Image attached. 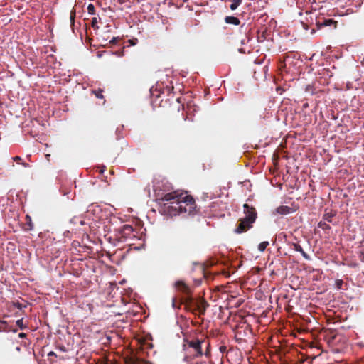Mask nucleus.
I'll return each mask as SVG.
<instances>
[{"mask_svg": "<svg viewBox=\"0 0 364 364\" xmlns=\"http://www.w3.org/2000/svg\"><path fill=\"white\" fill-rule=\"evenodd\" d=\"M269 245V242L264 241L259 244L258 250L260 252H263L266 250L267 247Z\"/></svg>", "mask_w": 364, "mask_h": 364, "instance_id": "15", "label": "nucleus"}, {"mask_svg": "<svg viewBox=\"0 0 364 364\" xmlns=\"http://www.w3.org/2000/svg\"><path fill=\"white\" fill-rule=\"evenodd\" d=\"M27 218L29 219V221H28V223L27 224V225H28L27 230H31L33 229V223H31V218L29 216H27Z\"/></svg>", "mask_w": 364, "mask_h": 364, "instance_id": "23", "label": "nucleus"}, {"mask_svg": "<svg viewBox=\"0 0 364 364\" xmlns=\"http://www.w3.org/2000/svg\"><path fill=\"white\" fill-rule=\"evenodd\" d=\"M182 304L185 305V308L187 310L192 311L195 314L198 313L199 316L204 315L206 309L209 306V304L204 299L193 301L192 296L183 298Z\"/></svg>", "mask_w": 364, "mask_h": 364, "instance_id": "3", "label": "nucleus"}, {"mask_svg": "<svg viewBox=\"0 0 364 364\" xmlns=\"http://www.w3.org/2000/svg\"><path fill=\"white\" fill-rule=\"evenodd\" d=\"M133 232V228L129 225H124L121 229L122 236L128 237Z\"/></svg>", "mask_w": 364, "mask_h": 364, "instance_id": "7", "label": "nucleus"}, {"mask_svg": "<svg viewBox=\"0 0 364 364\" xmlns=\"http://www.w3.org/2000/svg\"><path fill=\"white\" fill-rule=\"evenodd\" d=\"M21 164L25 167L28 166V164L27 163H21Z\"/></svg>", "mask_w": 364, "mask_h": 364, "instance_id": "36", "label": "nucleus"}, {"mask_svg": "<svg viewBox=\"0 0 364 364\" xmlns=\"http://www.w3.org/2000/svg\"><path fill=\"white\" fill-rule=\"evenodd\" d=\"M225 22L228 24H233L235 26H238L240 23V21L239 20L238 18L231 16H226L225 18Z\"/></svg>", "mask_w": 364, "mask_h": 364, "instance_id": "9", "label": "nucleus"}, {"mask_svg": "<svg viewBox=\"0 0 364 364\" xmlns=\"http://www.w3.org/2000/svg\"><path fill=\"white\" fill-rule=\"evenodd\" d=\"M18 336H19V337H20V338H24V337H26V333H19V335H18Z\"/></svg>", "mask_w": 364, "mask_h": 364, "instance_id": "34", "label": "nucleus"}, {"mask_svg": "<svg viewBox=\"0 0 364 364\" xmlns=\"http://www.w3.org/2000/svg\"><path fill=\"white\" fill-rule=\"evenodd\" d=\"M291 208L289 206H280L277 208V212L282 215H287L291 212Z\"/></svg>", "mask_w": 364, "mask_h": 364, "instance_id": "10", "label": "nucleus"}, {"mask_svg": "<svg viewBox=\"0 0 364 364\" xmlns=\"http://www.w3.org/2000/svg\"><path fill=\"white\" fill-rule=\"evenodd\" d=\"M102 92H103L102 90L99 89L98 90H95L94 92L95 94L96 97L102 99L103 98Z\"/></svg>", "mask_w": 364, "mask_h": 364, "instance_id": "20", "label": "nucleus"}, {"mask_svg": "<svg viewBox=\"0 0 364 364\" xmlns=\"http://www.w3.org/2000/svg\"><path fill=\"white\" fill-rule=\"evenodd\" d=\"M318 228L323 229V230H330L331 226L327 224L325 221H320L318 224Z\"/></svg>", "mask_w": 364, "mask_h": 364, "instance_id": "13", "label": "nucleus"}, {"mask_svg": "<svg viewBox=\"0 0 364 364\" xmlns=\"http://www.w3.org/2000/svg\"><path fill=\"white\" fill-rule=\"evenodd\" d=\"M185 342H186L189 348L193 350V358H198L203 355L201 344L203 342V341H200L199 339L197 338L191 341L186 339Z\"/></svg>", "mask_w": 364, "mask_h": 364, "instance_id": "4", "label": "nucleus"}, {"mask_svg": "<svg viewBox=\"0 0 364 364\" xmlns=\"http://www.w3.org/2000/svg\"><path fill=\"white\" fill-rule=\"evenodd\" d=\"M266 33H267V30L265 29L261 33H258L257 41L259 42H263V41H265V39H266Z\"/></svg>", "mask_w": 364, "mask_h": 364, "instance_id": "14", "label": "nucleus"}, {"mask_svg": "<svg viewBox=\"0 0 364 364\" xmlns=\"http://www.w3.org/2000/svg\"><path fill=\"white\" fill-rule=\"evenodd\" d=\"M16 325L21 328V329H24L25 328V326H23V318H21V319H18L17 321H16Z\"/></svg>", "mask_w": 364, "mask_h": 364, "instance_id": "22", "label": "nucleus"}, {"mask_svg": "<svg viewBox=\"0 0 364 364\" xmlns=\"http://www.w3.org/2000/svg\"><path fill=\"white\" fill-rule=\"evenodd\" d=\"M242 2V0H232L230 5V9L232 11L235 10Z\"/></svg>", "mask_w": 364, "mask_h": 364, "instance_id": "11", "label": "nucleus"}, {"mask_svg": "<svg viewBox=\"0 0 364 364\" xmlns=\"http://www.w3.org/2000/svg\"><path fill=\"white\" fill-rule=\"evenodd\" d=\"M175 287L177 291L186 295L185 298L191 297V290L183 281H177L175 283Z\"/></svg>", "mask_w": 364, "mask_h": 364, "instance_id": "5", "label": "nucleus"}, {"mask_svg": "<svg viewBox=\"0 0 364 364\" xmlns=\"http://www.w3.org/2000/svg\"><path fill=\"white\" fill-rule=\"evenodd\" d=\"M14 161H16L17 163H20L21 161V158L20 156H15L13 158Z\"/></svg>", "mask_w": 364, "mask_h": 364, "instance_id": "28", "label": "nucleus"}, {"mask_svg": "<svg viewBox=\"0 0 364 364\" xmlns=\"http://www.w3.org/2000/svg\"><path fill=\"white\" fill-rule=\"evenodd\" d=\"M48 356H56V354L54 352L50 351V353H48Z\"/></svg>", "mask_w": 364, "mask_h": 364, "instance_id": "31", "label": "nucleus"}, {"mask_svg": "<svg viewBox=\"0 0 364 364\" xmlns=\"http://www.w3.org/2000/svg\"><path fill=\"white\" fill-rule=\"evenodd\" d=\"M136 41H137V39L129 40L130 43L133 46L136 45Z\"/></svg>", "mask_w": 364, "mask_h": 364, "instance_id": "29", "label": "nucleus"}, {"mask_svg": "<svg viewBox=\"0 0 364 364\" xmlns=\"http://www.w3.org/2000/svg\"><path fill=\"white\" fill-rule=\"evenodd\" d=\"M205 355L206 357H209L210 355V350H209V348H208L207 350H205Z\"/></svg>", "mask_w": 364, "mask_h": 364, "instance_id": "30", "label": "nucleus"}, {"mask_svg": "<svg viewBox=\"0 0 364 364\" xmlns=\"http://www.w3.org/2000/svg\"><path fill=\"white\" fill-rule=\"evenodd\" d=\"M335 284H336V287L338 289H342V286L343 284V282L341 279H336V282H335Z\"/></svg>", "mask_w": 364, "mask_h": 364, "instance_id": "19", "label": "nucleus"}, {"mask_svg": "<svg viewBox=\"0 0 364 364\" xmlns=\"http://www.w3.org/2000/svg\"><path fill=\"white\" fill-rule=\"evenodd\" d=\"M317 25L318 27H323V26H333V28H336L337 26V21L331 19H322V21L318 20L317 22Z\"/></svg>", "mask_w": 364, "mask_h": 364, "instance_id": "6", "label": "nucleus"}, {"mask_svg": "<svg viewBox=\"0 0 364 364\" xmlns=\"http://www.w3.org/2000/svg\"><path fill=\"white\" fill-rule=\"evenodd\" d=\"M12 306L16 307L18 309H22V304H20L19 302H14V303H12Z\"/></svg>", "mask_w": 364, "mask_h": 364, "instance_id": "25", "label": "nucleus"}, {"mask_svg": "<svg viewBox=\"0 0 364 364\" xmlns=\"http://www.w3.org/2000/svg\"><path fill=\"white\" fill-rule=\"evenodd\" d=\"M7 323L6 321L0 320V332L6 331Z\"/></svg>", "mask_w": 364, "mask_h": 364, "instance_id": "18", "label": "nucleus"}, {"mask_svg": "<svg viewBox=\"0 0 364 364\" xmlns=\"http://www.w3.org/2000/svg\"><path fill=\"white\" fill-rule=\"evenodd\" d=\"M46 157H47V158L50 157V154H47V155H46Z\"/></svg>", "mask_w": 364, "mask_h": 364, "instance_id": "37", "label": "nucleus"}, {"mask_svg": "<svg viewBox=\"0 0 364 364\" xmlns=\"http://www.w3.org/2000/svg\"><path fill=\"white\" fill-rule=\"evenodd\" d=\"M75 17V10L73 9L70 13V19L71 21V23H74V20Z\"/></svg>", "mask_w": 364, "mask_h": 364, "instance_id": "21", "label": "nucleus"}, {"mask_svg": "<svg viewBox=\"0 0 364 364\" xmlns=\"http://www.w3.org/2000/svg\"><path fill=\"white\" fill-rule=\"evenodd\" d=\"M245 218L239 220L237 227L235 230V232L240 234L246 232L252 227V224L255 222L257 217L255 208L245 203L243 205Z\"/></svg>", "mask_w": 364, "mask_h": 364, "instance_id": "2", "label": "nucleus"}, {"mask_svg": "<svg viewBox=\"0 0 364 364\" xmlns=\"http://www.w3.org/2000/svg\"><path fill=\"white\" fill-rule=\"evenodd\" d=\"M97 23V19L96 17L92 18V26L93 28H95L96 25Z\"/></svg>", "mask_w": 364, "mask_h": 364, "instance_id": "26", "label": "nucleus"}, {"mask_svg": "<svg viewBox=\"0 0 364 364\" xmlns=\"http://www.w3.org/2000/svg\"><path fill=\"white\" fill-rule=\"evenodd\" d=\"M105 168H106V167H105V166H103V167L100 170V173H104V171H105Z\"/></svg>", "mask_w": 364, "mask_h": 364, "instance_id": "33", "label": "nucleus"}, {"mask_svg": "<svg viewBox=\"0 0 364 364\" xmlns=\"http://www.w3.org/2000/svg\"><path fill=\"white\" fill-rule=\"evenodd\" d=\"M335 215L333 213H326L323 215V219L327 222L331 223L332 218Z\"/></svg>", "mask_w": 364, "mask_h": 364, "instance_id": "12", "label": "nucleus"}, {"mask_svg": "<svg viewBox=\"0 0 364 364\" xmlns=\"http://www.w3.org/2000/svg\"><path fill=\"white\" fill-rule=\"evenodd\" d=\"M70 223H74V224H77V223H79L82 225H84V223H85L83 220H79V218L77 217L73 218L70 220Z\"/></svg>", "mask_w": 364, "mask_h": 364, "instance_id": "17", "label": "nucleus"}, {"mask_svg": "<svg viewBox=\"0 0 364 364\" xmlns=\"http://www.w3.org/2000/svg\"><path fill=\"white\" fill-rule=\"evenodd\" d=\"M117 2H119V4H122L125 2H127L128 0H117Z\"/></svg>", "mask_w": 364, "mask_h": 364, "instance_id": "32", "label": "nucleus"}, {"mask_svg": "<svg viewBox=\"0 0 364 364\" xmlns=\"http://www.w3.org/2000/svg\"><path fill=\"white\" fill-rule=\"evenodd\" d=\"M119 41V38L113 37L112 40H110L109 43L115 45Z\"/></svg>", "mask_w": 364, "mask_h": 364, "instance_id": "24", "label": "nucleus"}, {"mask_svg": "<svg viewBox=\"0 0 364 364\" xmlns=\"http://www.w3.org/2000/svg\"><path fill=\"white\" fill-rule=\"evenodd\" d=\"M292 246L294 250L297 252H299L306 260L311 259L310 256L304 252V250L299 243H293Z\"/></svg>", "mask_w": 364, "mask_h": 364, "instance_id": "8", "label": "nucleus"}, {"mask_svg": "<svg viewBox=\"0 0 364 364\" xmlns=\"http://www.w3.org/2000/svg\"><path fill=\"white\" fill-rule=\"evenodd\" d=\"M87 11L90 14H95V6L92 4H90L87 6Z\"/></svg>", "mask_w": 364, "mask_h": 364, "instance_id": "16", "label": "nucleus"}, {"mask_svg": "<svg viewBox=\"0 0 364 364\" xmlns=\"http://www.w3.org/2000/svg\"><path fill=\"white\" fill-rule=\"evenodd\" d=\"M164 202L163 212L170 216L180 213L194 214L196 212L195 200L187 193L173 191L165 194L160 198Z\"/></svg>", "mask_w": 364, "mask_h": 364, "instance_id": "1", "label": "nucleus"}, {"mask_svg": "<svg viewBox=\"0 0 364 364\" xmlns=\"http://www.w3.org/2000/svg\"><path fill=\"white\" fill-rule=\"evenodd\" d=\"M359 257L360 260L364 262V249L360 252Z\"/></svg>", "mask_w": 364, "mask_h": 364, "instance_id": "27", "label": "nucleus"}, {"mask_svg": "<svg viewBox=\"0 0 364 364\" xmlns=\"http://www.w3.org/2000/svg\"><path fill=\"white\" fill-rule=\"evenodd\" d=\"M335 338H336V335H332V336H331V337H330V338H329L328 341L334 340V339H335Z\"/></svg>", "mask_w": 364, "mask_h": 364, "instance_id": "35", "label": "nucleus"}]
</instances>
